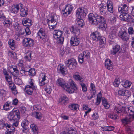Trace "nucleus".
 Listing matches in <instances>:
<instances>
[{"label": "nucleus", "mask_w": 134, "mask_h": 134, "mask_svg": "<svg viewBox=\"0 0 134 134\" xmlns=\"http://www.w3.org/2000/svg\"><path fill=\"white\" fill-rule=\"evenodd\" d=\"M79 40L76 37H72L71 38L70 43L72 46H77L79 45Z\"/></svg>", "instance_id": "22"}, {"label": "nucleus", "mask_w": 134, "mask_h": 134, "mask_svg": "<svg viewBox=\"0 0 134 134\" xmlns=\"http://www.w3.org/2000/svg\"><path fill=\"white\" fill-rule=\"evenodd\" d=\"M68 98L66 96H63L59 99V101L61 103L64 104L68 103Z\"/></svg>", "instance_id": "36"}, {"label": "nucleus", "mask_w": 134, "mask_h": 134, "mask_svg": "<svg viewBox=\"0 0 134 134\" xmlns=\"http://www.w3.org/2000/svg\"><path fill=\"white\" fill-rule=\"evenodd\" d=\"M0 19L1 20L3 21L2 23L4 25L9 26L12 23V19H6L3 14H0Z\"/></svg>", "instance_id": "11"}, {"label": "nucleus", "mask_w": 134, "mask_h": 134, "mask_svg": "<svg viewBox=\"0 0 134 134\" xmlns=\"http://www.w3.org/2000/svg\"><path fill=\"white\" fill-rule=\"evenodd\" d=\"M5 78L7 81L8 82V83H9L12 82V77L9 75L5 76Z\"/></svg>", "instance_id": "60"}, {"label": "nucleus", "mask_w": 134, "mask_h": 134, "mask_svg": "<svg viewBox=\"0 0 134 134\" xmlns=\"http://www.w3.org/2000/svg\"><path fill=\"white\" fill-rule=\"evenodd\" d=\"M53 37L56 39L57 43L62 44L64 41V37L63 35V31L59 30H56L53 32Z\"/></svg>", "instance_id": "6"}, {"label": "nucleus", "mask_w": 134, "mask_h": 134, "mask_svg": "<svg viewBox=\"0 0 134 134\" xmlns=\"http://www.w3.org/2000/svg\"><path fill=\"white\" fill-rule=\"evenodd\" d=\"M72 9V7L70 5H66L65 9L62 10V13L64 16H66L70 14Z\"/></svg>", "instance_id": "13"}, {"label": "nucleus", "mask_w": 134, "mask_h": 134, "mask_svg": "<svg viewBox=\"0 0 134 134\" xmlns=\"http://www.w3.org/2000/svg\"><path fill=\"white\" fill-rule=\"evenodd\" d=\"M120 46L118 45H116L113 48V49L111 50V53L113 55L116 54L120 50Z\"/></svg>", "instance_id": "32"}, {"label": "nucleus", "mask_w": 134, "mask_h": 134, "mask_svg": "<svg viewBox=\"0 0 134 134\" xmlns=\"http://www.w3.org/2000/svg\"><path fill=\"white\" fill-rule=\"evenodd\" d=\"M112 63L109 59H107L105 60V67L108 70H112L113 69Z\"/></svg>", "instance_id": "23"}, {"label": "nucleus", "mask_w": 134, "mask_h": 134, "mask_svg": "<svg viewBox=\"0 0 134 134\" xmlns=\"http://www.w3.org/2000/svg\"><path fill=\"white\" fill-rule=\"evenodd\" d=\"M65 64L66 66L70 69L75 68L77 65L76 60L74 58L68 59L66 61Z\"/></svg>", "instance_id": "7"}, {"label": "nucleus", "mask_w": 134, "mask_h": 134, "mask_svg": "<svg viewBox=\"0 0 134 134\" xmlns=\"http://www.w3.org/2000/svg\"><path fill=\"white\" fill-rule=\"evenodd\" d=\"M22 23L24 26H30L32 25V22L29 18H25L23 20Z\"/></svg>", "instance_id": "24"}, {"label": "nucleus", "mask_w": 134, "mask_h": 134, "mask_svg": "<svg viewBox=\"0 0 134 134\" xmlns=\"http://www.w3.org/2000/svg\"><path fill=\"white\" fill-rule=\"evenodd\" d=\"M101 96L100 94H99L97 96V100L96 102V104L97 105H99L101 101Z\"/></svg>", "instance_id": "48"}, {"label": "nucleus", "mask_w": 134, "mask_h": 134, "mask_svg": "<svg viewBox=\"0 0 134 134\" xmlns=\"http://www.w3.org/2000/svg\"><path fill=\"white\" fill-rule=\"evenodd\" d=\"M128 7L126 4H124L121 7H119L118 8L119 12L122 13H128Z\"/></svg>", "instance_id": "18"}, {"label": "nucleus", "mask_w": 134, "mask_h": 134, "mask_svg": "<svg viewBox=\"0 0 134 134\" xmlns=\"http://www.w3.org/2000/svg\"><path fill=\"white\" fill-rule=\"evenodd\" d=\"M85 110L86 111H85V115H84V116L85 115H87V114L91 111V109L90 108H89L87 106H85V107L84 106V110Z\"/></svg>", "instance_id": "50"}, {"label": "nucleus", "mask_w": 134, "mask_h": 134, "mask_svg": "<svg viewBox=\"0 0 134 134\" xmlns=\"http://www.w3.org/2000/svg\"><path fill=\"white\" fill-rule=\"evenodd\" d=\"M84 18L77 17L76 19V22L79 27H83L84 25Z\"/></svg>", "instance_id": "30"}, {"label": "nucleus", "mask_w": 134, "mask_h": 134, "mask_svg": "<svg viewBox=\"0 0 134 134\" xmlns=\"http://www.w3.org/2000/svg\"><path fill=\"white\" fill-rule=\"evenodd\" d=\"M101 36L100 33L97 31L93 32L90 35V38L94 41H98Z\"/></svg>", "instance_id": "16"}, {"label": "nucleus", "mask_w": 134, "mask_h": 134, "mask_svg": "<svg viewBox=\"0 0 134 134\" xmlns=\"http://www.w3.org/2000/svg\"><path fill=\"white\" fill-rule=\"evenodd\" d=\"M111 119H115L119 118V116L115 114H112L109 115Z\"/></svg>", "instance_id": "56"}, {"label": "nucleus", "mask_w": 134, "mask_h": 134, "mask_svg": "<svg viewBox=\"0 0 134 134\" xmlns=\"http://www.w3.org/2000/svg\"><path fill=\"white\" fill-rule=\"evenodd\" d=\"M99 44L100 47L103 48L105 46L106 43V39L103 37L101 36L99 38Z\"/></svg>", "instance_id": "31"}, {"label": "nucleus", "mask_w": 134, "mask_h": 134, "mask_svg": "<svg viewBox=\"0 0 134 134\" xmlns=\"http://www.w3.org/2000/svg\"><path fill=\"white\" fill-rule=\"evenodd\" d=\"M120 81H119L118 79H115V81L113 82V85L115 87H118L119 84L120 83Z\"/></svg>", "instance_id": "59"}, {"label": "nucleus", "mask_w": 134, "mask_h": 134, "mask_svg": "<svg viewBox=\"0 0 134 134\" xmlns=\"http://www.w3.org/2000/svg\"><path fill=\"white\" fill-rule=\"evenodd\" d=\"M102 104L104 106L105 109H108L109 108L110 105L106 99H102Z\"/></svg>", "instance_id": "42"}, {"label": "nucleus", "mask_w": 134, "mask_h": 134, "mask_svg": "<svg viewBox=\"0 0 134 134\" xmlns=\"http://www.w3.org/2000/svg\"><path fill=\"white\" fill-rule=\"evenodd\" d=\"M3 107L4 109L5 110H9L12 108L11 102L9 101H7L4 104Z\"/></svg>", "instance_id": "29"}, {"label": "nucleus", "mask_w": 134, "mask_h": 134, "mask_svg": "<svg viewBox=\"0 0 134 134\" xmlns=\"http://www.w3.org/2000/svg\"><path fill=\"white\" fill-rule=\"evenodd\" d=\"M18 102V100L16 98H15L13 100L12 105H16Z\"/></svg>", "instance_id": "63"}, {"label": "nucleus", "mask_w": 134, "mask_h": 134, "mask_svg": "<svg viewBox=\"0 0 134 134\" xmlns=\"http://www.w3.org/2000/svg\"><path fill=\"white\" fill-rule=\"evenodd\" d=\"M10 126L9 124L3 121H0V129H3L4 127L7 129Z\"/></svg>", "instance_id": "35"}, {"label": "nucleus", "mask_w": 134, "mask_h": 134, "mask_svg": "<svg viewBox=\"0 0 134 134\" xmlns=\"http://www.w3.org/2000/svg\"><path fill=\"white\" fill-rule=\"evenodd\" d=\"M125 89H122L118 91V94L119 95L122 96H124V94Z\"/></svg>", "instance_id": "55"}, {"label": "nucleus", "mask_w": 134, "mask_h": 134, "mask_svg": "<svg viewBox=\"0 0 134 134\" xmlns=\"http://www.w3.org/2000/svg\"><path fill=\"white\" fill-rule=\"evenodd\" d=\"M25 30V32L27 35H29L31 33V31L28 27H26Z\"/></svg>", "instance_id": "62"}, {"label": "nucleus", "mask_w": 134, "mask_h": 134, "mask_svg": "<svg viewBox=\"0 0 134 134\" xmlns=\"http://www.w3.org/2000/svg\"><path fill=\"white\" fill-rule=\"evenodd\" d=\"M8 54L9 55H10L11 57L14 58L15 59L16 58V53L13 51L9 52Z\"/></svg>", "instance_id": "54"}, {"label": "nucleus", "mask_w": 134, "mask_h": 134, "mask_svg": "<svg viewBox=\"0 0 134 134\" xmlns=\"http://www.w3.org/2000/svg\"><path fill=\"white\" fill-rule=\"evenodd\" d=\"M31 53L30 52H27L26 55L25 57V59L26 60L30 61L31 59Z\"/></svg>", "instance_id": "46"}, {"label": "nucleus", "mask_w": 134, "mask_h": 134, "mask_svg": "<svg viewBox=\"0 0 134 134\" xmlns=\"http://www.w3.org/2000/svg\"><path fill=\"white\" fill-rule=\"evenodd\" d=\"M14 26L15 30L18 31L20 29L19 25L18 23H16L14 25Z\"/></svg>", "instance_id": "64"}, {"label": "nucleus", "mask_w": 134, "mask_h": 134, "mask_svg": "<svg viewBox=\"0 0 134 134\" xmlns=\"http://www.w3.org/2000/svg\"><path fill=\"white\" fill-rule=\"evenodd\" d=\"M8 44L12 50H14L15 48V43L13 39L10 40L8 41Z\"/></svg>", "instance_id": "41"}, {"label": "nucleus", "mask_w": 134, "mask_h": 134, "mask_svg": "<svg viewBox=\"0 0 134 134\" xmlns=\"http://www.w3.org/2000/svg\"><path fill=\"white\" fill-rule=\"evenodd\" d=\"M118 36L123 41H127L129 38V35H128L126 31H122L121 30L119 31L118 33Z\"/></svg>", "instance_id": "10"}, {"label": "nucleus", "mask_w": 134, "mask_h": 134, "mask_svg": "<svg viewBox=\"0 0 134 134\" xmlns=\"http://www.w3.org/2000/svg\"><path fill=\"white\" fill-rule=\"evenodd\" d=\"M18 31L19 34H20L21 35H24L25 33V29L23 28H20Z\"/></svg>", "instance_id": "61"}, {"label": "nucleus", "mask_w": 134, "mask_h": 134, "mask_svg": "<svg viewBox=\"0 0 134 134\" xmlns=\"http://www.w3.org/2000/svg\"><path fill=\"white\" fill-rule=\"evenodd\" d=\"M79 106L77 104H72L69 106V108L73 110H79Z\"/></svg>", "instance_id": "37"}, {"label": "nucleus", "mask_w": 134, "mask_h": 134, "mask_svg": "<svg viewBox=\"0 0 134 134\" xmlns=\"http://www.w3.org/2000/svg\"><path fill=\"white\" fill-rule=\"evenodd\" d=\"M34 40L31 38H26L23 40V44L25 47H31L34 46Z\"/></svg>", "instance_id": "8"}, {"label": "nucleus", "mask_w": 134, "mask_h": 134, "mask_svg": "<svg viewBox=\"0 0 134 134\" xmlns=\"http://www.w3.org/2000/svg\"><path fill=\"white\" fill-rule=\"evenodd\" d=\"M76 16L80 18H84V7L79 8L77 11Z\"/></svg>", "instance_id": "20"}, {"label": "nucleus", "mask_w": 134, "mask_h": 134, "mask_svg": "<svg viewBox=\"0 0 134 134\" xmlns=\"http://www.w3.org/2000/svg\"><path fill=\"white\" fill-rule=\"evenodd\" d=\"M58 70L59 72H60L63 75H65L67 74V70L64 66H58Z\"/></svg>", "instance_id": "21"}, {"label": "nucleus", "mask_w": 134, "mask_h": 134, "mask_svg": "<svg viewBox=\"0 0 134 134\" xmlns=\"http://www.w3.org/2000/svg\"><path fill=\"white\" fill-rule=\"evenodd\" d=\"M106 5L108 11L111 13H113L114 12L113 2L111 1H108Z\"/></svg>", "instance_id": "25"}, {"label": "nucleus", "mask_w": 134, "mask_h": 134, "mask_svg": "<svg viewBox=\"0 0 134 134\" xmlns=\"http://www.w3.org/2000/svg\"><path fill=\"white\" fill-rule=\"evenodd\" d=\"M121 83L122 85L125 88L129 87L131 84L130 81L126 80L122 81Z\"/></svg>", "instance_id": "33"}, {"label": "nucleus", "mask_w": 134, "mask_h": 134, "mask_svg": "<svg viewBox=\"0 0 134 134\" xmlns=\"http://www.w3.org/2000/svg\"><path fill=\"white\" fill-rule=\"evenodd\" d=\"M14 126H10L7 129V131L6 132V134H13V132L15 131V128Z\"/></svg>", "instance_id": "39"}, {"label": "nucleus", "mask_w": 134, "mask_h": 134, "mask_svg": "<svg viewBox=\"0 0 134 134\" xmlns=\"http://www.w3.org/2000/svg\"><path fill=\"white\" fill-rule=\"evenodd\" d=\"M84 53L83 52L79 55L78 57V61L80 63H82L83 62Z\"/></svg>", "instance_id": "45"}, {"label": "nucleus", "mask_w": 134, "mask_h": 134, "mask_svg": "<svg viewBox=\"0 0 134 134\" xmlns=\"http://www.w3.org/2000/svg\"><path fill=\"white\" fill-rule=\"evenodd\" d=\"M74 78L76 80L79 81L80 82V84L82 87V90L84 91V83H83V79L82 78L81 76L79 75L78 73H75L73 76Z\"/></svg>", "instance_id": "12"}, {"label": "nucleus", "mask_w": 134, "mask_h": 134, "mask_svg": "<svg viewBox=\"0 0 134 134\" xmlns=\"http://www.w3.org/2000/svg\"><path fill=\"white\" fill-rule=\"evenodd\" d=\"M15 83L18 85H21L22 84V82L21 79L16 78L14 80Z\"/></svg>", "instance_id": "51"}, {"label": "nucleus", "mask_w": 134, "mask_h": 134, "mask_svg": "<svg viewBox=\"0 0 134 134\" xmlns=\"http://www.w3.org/2000/svg\"><path fill=\"white\" fill-rule=\"evenodd\" d=\"M127 16L125 21L130 23H134V19L130 15H129L128 14Z\"/></svg>", "instance_id": "44"}, {"label": "nucleus", "mask_w": 134, "mask_h": 134, "mask_svg": "<svg viewBox=\"0 0 134 134\" xmlns=\"http://www.w3.org/2000/svg\"><path fill=\"white\" fill-rule=\"evenodd\" d=\"M117 26H113L111 27L109 30V36L111 38H113L115 37L117 31Z\"/></svg>", "instance_id": "14"}, {"label": "nucleus", "mask_w": 134, "mask_h": 134, "mask_svg": "<svg viewBox=\"0 0 134 134\" xmlns=\"http://www.w3.org/2000/svg\"><path fill=\"white\" fill-rule=\"evenodd\" d=\"M47 78V76L44 74L41 73L40 74L39 80L40 86H43L46 85L47 81L46 79Z\"/></svg>", "instance_id": "9"}, {"label": "nucleus", "mask_w": 134, "mask_h": 134, "mask_svg": "<svg viewBox=\"0 0 134 134\" xmlns=\"http://www.w3.org/2000/svg\"><path fill=\"white\" fill-rule=\"evenodd\" d=\"M38 37L41 39H43L46 37V35L44 32V30L41 28L40 29L37 33Z\"/></svg>", "instance_id": "26"}, {"label": "nucleus", "mask_w": 134, "mask_h": 134, "mask_svg": "<svg viewBox=\"0 0 134 134\" xmlns=\"http://www.w3.org/2000/svg\"><path fill=\"white\" fill-rule=\"evenodd\" d=\"M128 33L130 35H132L133 34L134 30L133 28L131 27H130L128 30Z\"/></svg>", "instance_id": "57"}, {"label": "nucleus", "mask_w": 134, "mask_h": 134, "mask_svg": "<svg viewBox=\"0 0 134 134\" xmlns=\"http://www.w3.org/2000/svg\"><path fill=\"white\" fill-rule=\"evenodd\" d=\"M8 86L9 88L11 90L14 89L16 87L14 83L13 82L8 83Z\"/></svg>", "instance_id": "58"}, {"label": "nucleus", "mask_w": 134, "mask_h": 134, "mask_svg": "<svg viewBox=\"0 0 134 134\" xmlns=\"http://www.w3.org/2000/svg\"><path fill=\"white\" fill-rule=\"evenodd\" d=\"M27 72H29V74L30 75L34 76L35 74V71L34 69H30Z\"/></svg>", "instance_id": "52"}, {"label": "nucleus", "mask_w": 134, "mask_h": 134, "mask_svg": "<svg viewBox=\"0 0 134 134\" xmlns=\"http://www.w3.org/2000/svg\"><path fill=\"white\" fill-rule=\"evenodd\" d=\"M36 88L32 87L29 85L26 86L24 91L27 94L29 95H31L32 94L33 91L35 90Z\"/></svg>", "instance_id": "19"}, {"label": "nucleus", "mask_w": 134, "mask_h": 134, "mask_svg": "<svg viewBox=\"0 0 134 134\" xmlns=\"http://www.w3.org/2000/svg\"><path fill=\"white\" fill-rule=\"evenodd\" d=\"M6 91L3 89L0 90V97H5L6 94Z\"/></svg>", "instance_id": "49"}, {"label": "nucleus", "mask_w": 134, "mask_h": 134, "mask_svg": "<svg viewBox=\"0 0 134 134\" xmlns=\"http://www.w3.org/2000/svg\"><path fill=\"white\" fill-rule=\"evenodd\" d=\"M70 30L74 34L77 35L79 34L80 30L77 27L72 26L70 29Z\"/></svg>", "instance_id": "38"}, {"label": "nucleus", "mask_w": 134, "mask_h": 134, "mask_svg": "<svg viewBox=\"0 0 134 134\" xmlns=\"http://www.w3.org/2000/svg\"><path fill=\"white\" fill-rule=\"evenodd\" d=\"M128 13H122L120 15V18L121 20L123 21H125L127 17V16Z\"/></svg>", "instance_id": "43"}, {"label": "nucleus", "mask_w": 134, "mask_h": 134, "mask_svg": "<svg viewBox=\"0 0 134 134\" xmlns=\"http://www.w3.org/2000/svg\"><path fill=\"white\" fill-rule=\"evenodd\" d=\"M20 8V14L21 16L22 17L26 16L28 14V9L26 7L22 8V7Z\"/></svg>", "instance_id": "28"}, {"label": "nucleus", "mask_w": 134, "mask_h": 134, "mask_svg": "<svg viewBox=\"0 0 134 134\" xmlns=\"http://www.w3.org/2000/svg\"><path fill=\"white\" fill-rule=\"evenodd\" d=\"M56 83L57 85L63 88L65 90L70 93H73L74 90H76L77 89V87L75 83L71 79L69 80L68 83L70 85L71 88H70L68 84L66 85L65 81L63 79L61 78H59L57 79Z\"/></svg>", "instance_id": "2"}, {"label": "nucleus", "mask_w": 134, "mask_h": 134, "mask_svg": "<svg viewBox=\"0 0 134 134\" xmlns=\"http://www.w3.org/2000/svg\"><path fill=\"white\" fill-rule=\"evenodd\" d=\"M34 80L32 79H29V85H29V86L32 87L37 88L36 86L34 84Z\"/></svg>", "instance_id": "47"}, {"label": "nucleus", "mask_w": 134, "mask_h": 134, "mask_svg": "<svg viewBox=\"0 0 134 134\" xmlns=\"http://www.w3.org/2000/svg\"><path fill=\"white\" fill-rule=\"evenodd\" d=\"M8 118L12 123V126L17 127L20 118V113L18 109L13 110L8 114Z\"/></svg>", "instance_id": "3"}, {"label": "nucleus", "mask_w": 134, "mask_h": 134, "mask_svg": "<svg viewBox=\"0 0 134 134\" xmlns=\"http://www.w3.org/2000/svg\"><path fill=\"white\" fill-rule=\"evenodd\" d=\"M9 69L11 74L14 76L18 75L19 74V71L17 69V67L15 66L12 65L9 66Z\"/></svg>", "instance_id": "15"}, {"label": "nucleus", "mask_w": 134, "mask_h": 134, "mask_svg": "<svg viewBox=\"0 0 134 134\" xmlns=\"http://www.w3.org/2000/svg\"><path fill=\"white\" fill-rule=\"evenodd\" d=\"M88 19L90 23L93 25H97L99 23L104 24L105 23V19L103 17L96 14L94 15L92 13L90 14Z\"/></svg>", "instance_id": "4"}, {"label": "nucleus", "mask_w": 134, "mask_h": 134, "mask_svg": "<svg viewBox=\"0 0 134 134\" xmlns=\"http://www.w3.org/2000/svg\"><path fill=\"white\" fill-rule=\"evenodd\" d=\"M114 111L117 113L119 115L122 116L124 115H129L127 117L122 120L123 123L125 124H127L129 122H131L134 120V107L133 106L126 107H122L121 109H118V108L115 107L114 108Z\"/></svg>", "instance_id": "1"}, {"label": "nucleus", "mask_w": 134, "mask_h": 134, "mask_svg": "<svg viewBox=\"0 0 134 134\" xmlns=\"http://www.w3.org/2000/svg\"><path fill=\"white\" fill-rule=\"evenodd\" d=\"M22 4H21L13 5L11 8V12L12 13L16 14L20 9V7H22Z\"/></svg>", "instance_id": "17"}, {"label": "nucleus", "mask_w": 134, "mask_h": 134, "mask_svg": "<svg viewBox=\"0 0 134 134\" xmlns=\"http://www.w3.org/2000/svg\"><path fill=\"white\" fill-rule=\"evenodd\" d=\"M31 129L32 130V134H38V128L37 126L34 124H31L30 126Z\"/></svg>", "instance_id": "34"}, {"label": "nucleus", "mask_w": 134, "mask_h": 134, "mask_svg": "<svg viewBox=\"0 0 134 134\" xmlns=\"http://www.w3.org/2000/svg\"><path fill=\"white\" fill-rule=\"evenodd\" d=\"M131 92L128 90H126L125 89L124 94V96L129 98L131 96Z\"/></svg>", "instance_id": "53"}, {"label": "nucleus", "mask_w": 134, "mask_h": 134, "mask_svg": "<svg viewBox=\"0 0 134 134\" xmlns=\"http://www.w3.org/2000/svg\"><path fill=\"white\" fill-rule=\"evenodd\" d=\"M99 8L100 14L105 15L106 12L105 5L101 3L99 5Z\"/></svg>", "instance_id": "27"}, {"label": "nucleus", "mask_w": 134, "mask_h": 134, "mask_svg": "<svg viewBox=\"0 0 134 134\" xmlns=\"http://www.w3.org/2000/svg\"><path fill=\"white\" fill-rule=\"evenodd\" d=\"M33 115L35 118L38 119H41L42 117V114L39 112H34Z\"/></svg>", "instance_id": "40"}, {"label": "nucleus", "mask_w": 134, "mask_h": 134, "mask_svg": "<svg viewBox=\"0 0 134 134\" xmlns=\"http://www.w3.org/2000/svg\"><path fill=\"white\" fill-rule=\"evenodd\" d=\"M47 24L51 30L55 28L56 25L57 24L58 17L57 15L55 14L52 15L47 19Z\"/></svg>", "instance_id": "5"}]
</instances>
